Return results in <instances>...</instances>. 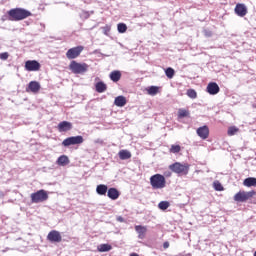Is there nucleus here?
I'll list each match as a JSON object with an SVG mask.
<instances>
[{
  "mask_svg": "<svg viewBox=\"0 0 256 256\" xmlns=\"http://www.w3.org/2000/svg\"><path fill=\"white\" fill-rule=\"evenodd\" d=\"M73 129V124L69 121H62L58 124V131L60 133L71 131Z\"/></svg>",
  "mask_w": 256,
  "mask_h": 256,
  "instance_id": "nucleus-12",
  "label": "nucleus"
},
{
  "mask_svg": "<svg viewBox=\"0 0 256 256\" xmlns=\"http://www.w3.org/2000/svg\"><path fill=\"white\" fill-rule=\"evenodd\" d=\"M111 249H113V247L109 244H101L98 246V251H100V253H107V251H111Z\"/></svg>",
  "mask_w": 256,
  "mask_h": 256,
  "instance_id": "nucleus-25",
  "label": "nucleus"
},
{
  "mask_svg": "<svg viewBox=\"0 0 256 256\" xmlns=\"http://www.w3.org/2000/svg\"><path fill=\"white\" fill-rule=\"evenodd\" d=\"M239 132V128H237L236 126H232L228 128V135L229 137H233V135H235V133Z\"/></svg>",
  "mask_w": 256,
  "mask_h": 256,
  "instance_id": "nucleus-30",
  "label": "nucleus"
},
{
  "mask_svg": "<svg viewBox=\"0 0 256 256\" xmlns=\"http://www.w3.org/2000/svg\"><path fill=\"white\" fill-rule=\"evenodd\" d=\"M219 91H221V88H219V84H217V82H210L207 85V93H209V95H217Z\"/></svg>",
  "mask_w": 256,
  "mask_h": 256,
  "instance_id": "nucleus-11",
  "label": "nucleus"
},
{
  "mask_svg": "<svg viewBox=\"0 0 256 256\" xmlns=\"http://www.w3.org/2000/svg\"><path fill=\"white\" fill-rule=\"evenodd\" d=\"M255 195V190L249 192L239 191L234 195V201H236L237 203H246V201H249V199H253Z\"/></svg>",
  "mask_w": 256,
  "mask_h": 256,
  "instance_id": "nucleus-5",
  "label": "nucleus"
},
{
  "mask_svg": "<svg viewBox=\"0 0 256 256\" xmlns=\"http://www.w3.org/2000/svg\"><path fill=\"white\" fill-rule=\"evenodd\" d=\"M163 248H164V249H169V242H167V241L164 242V243H163Z\"/></svg>",
  "mask_w": 256,
  "mask_h": 256,
  "instance_id": "nucleus-39",
  "label": "nucleus"
},
{
  "mask_svg": "<svg viewBox=\"0 0 256 256\" xmlns=\"http://www.w3.org/2000/svg\"><path fill=\"white\" fill-rule=\"evenodd\" d=\"M110 79L113 83H117L121 79V71L114 70L110 73Z\"/></svg>",
  "mask_w": 256,
  "mask_h": 256,
  "instance_id": "nucleus-22",
  "label": "nucleus"
},
{
  "mask_svg": "<svg viewBox=\"0 0 256 256\" xmlns=\"http://www.w3.org/2000/svg\"><path fill=\"white\" fill-rule=\"evenodd\" d=\"M56 163L60 167H65V165H69V157H67L66 155H62L58 157Z\"/></svg>",
  "mask_w": 256,
  "mask_h": 256,
  "instance_id": "nucleus-21",
  "label": "nucleus"
},
{
  "mask_svg": "<svg viewBox=\"0 0 256 256\" xmlns=\"http://www.w3.org/2000/svg\"><path fill=\"white\" fill-rule=\"evenodd\" d=\"M83 16H84V19H89L90 14H89V12H84Z\"/></svg>",
  "mask_w": 256,
  "mask_h": 256,
  "instance_id": "nucleus-38",
  "label": "nucleus"
},
{
  "mask_svg": "<svg viewBox=\"0 0 256 256\" xmlns=\"http://www.w3.org/2000/svg\"><path fill=\"white\" fill-rule=\"evenodd\" d=\"M28 89L31 93H37L38 91H41V84L37 81H31L28 84Z\"/></svg>",
  "mask_w": 256,
  "mask_h": 256,
  "instance_id": "nucleus-17",
  "label": "nucleus"
},
{
  "mask_svg": "<svg viewBox=\"0 0 256 256\" xmlns=\"http://www.w3.org/2000/svg\"><path fill=\"white\" fill-rule=\"evenodd\" d=\"M108 191H109V188L105 184H99L96 187V193L98 195H107Z\"/></svg>",
  "mask_w": 256,
  "mask_h": 256,
  "instance_id": "nucleus-19",
  "label": "nucleus"
},
{
  "mask_svg": "<svg viewBox=\"0 0 256 256\" xmlns=\"http://www.w3.org/2000/svg\"><path fill=\"white\" fill-rule=\"evenodd\" d=\"M135 231L138 234V239H145L147 235V226L136 225Z\"/></svg>",
  "mask_w": 256,
  "mask_h": 256,
  "instance_id": "nucleus-14",
  "label": "nucleus"
},
{
  "mask_svg": "<svg viewBox=\"0 0 256 256\" xmlns=\"http://www.w3.org/2000/svg\"><path fill=\"white\" fill-rule=\"evenodd\" d=\"M96 143H101V140H96Z\"/></svg>",
  "mask_w": 256,
  "mask_h": 256,
  "instance_id": "nucleus-43",
  "label": "nucleus"
},
{
  "mask_svg": "<svg viewBox=\"0 0 256 256\" xmlns=\"http://www.w3.org/2000/svg\"><path fill=\"white\" fill-rule=\"evenodd\" d=\"M41 69V64L37 60H27L25 62L26 71H39Z\"/></svg>",
  "mask_w": 256,
  "mask_h": 256,
  "instance_id": "nucleus-10",
  "label": "nucleus"
},
{
  "mask_svg": "<svg viewBox=\"0 0 256 256\" xmlns=\"http://www.w3.org/2000/svg\"><path fill=\"white\" fill-rule=\"evenodd\" d=\"M130 256H139L137 253H131Z\"/></svg>",
  "mask_w": 256,
  "mask_h": 256,
  "instance_id": "nucleus-41",
  "label": "nucleus"
},
{
  "mask_svg": "<svg viewBox=\"0 0 256 256\" xmlns=\"http://www.w3.org/2000/svg\"><path fill=\"white\" fill-rule=\"evenodd\" d=\"M82 52H83V46H77L74 48H70L66 52V57H67V59H77V57H79V55H81Z\"/></svg>",
  "mask_w": 256,
  "mask_h": 256,
  "instance_id": "nucleus-8",
  "label": "nucleus"
},
{
  "mask_svg": "<svg viewBox=\"0 0 256 256\" xmlns=\"http://www.w3.org/2000/svg\"><path fill=\"white\" fill-rule=\"evenodd\" d=\"M117 221H119L120 223H123V221H125V219H123V217L120 216L117 218Z\"/></svg>",
  "mask_w": 256,
  "mask_h": 256,
  "instance_id": "nucleus-40",
  "label": "nucleus"
},
{
  "mask_svg": "<svg viewBox=\"0 0 256 256\" xmlns=\"http://www.w3.org/2000/svg\"><path fill=\"white\" fill-rule=\"evenodd\" d=\"M204 35H205V37H212L213 32H211L210 30H204Z\"/></svg>",
  "mask_w": 256,
  "mask_h": 256,
  "instance_id": "nucleus-37",
  "label": "nucleus"
},
{
  "mask_svg": "<svg viewBox=\"0 0 256 256\" xmlns=\"http://www.w3.org/2000/svg\"><path fill=\"white\" fill-rule=\"evenodd\" d=\"M97 93H105L107 91V84L103 81L97 82L95 85Z\"/></svg>",
  "mask_w": 256,
  "mask_h": 256,
  "instance_id": "nucleus-24",
  "label": "nucleus"
},
{
  "mask_svg": "<svg viewBox=\"0 0 256 256\" xmlns=\"http://www.w3.org/2000/svg\"><path fill=\"white\" fill-rule=\"evenodd\" d=\"M118 33H126L127 31V24L125 23H119L117 25Z\"/></svg>",
  "mask_w": 256,
  "mask_h": 256,
  "instance_id": "nucleus-29",
  "label": "nucleus"
},
{
  "mask_svg": "<svg viewBox=\"0 0 256 256\" xmlns=\"http://www.w3.org/2000/svg\"><path fill=\"white\" fill-rule=\"evenodd\" d=\"M181 151L180 145H172L170 148V153H179Z\"/></svg>",
  "mask_w": 256,
  "mask_h": 256,
  "instance_id": "nucleus-34",
  "label": "nucleus"
},
{
  "mask_svg": "<svg viewBox=\"0 0 256 256\" xmlns=\"http://www.w3.org/2000/svg\"><path fill=\"white\" fill-rule=\"evenodd\" d=\"M121 194L119 193V190H117V188H109L108 192H107V197H109V199H112V201H117V199H119V196Z\"/></svg>",
  "mask_w": 256,
  "mask_h": 256,
  "instance_id": "nucleus-16",
  "label": "nucleus"
},
{
  "mask_svg": "<svg viewBox=\"0 0 256 256\" xmlns=\"http://www.w3.org/2000/svg\"><path fill=\"white\" fill-rule=\"evenodd\" d=\"M188 115H189V112L187 110H185V109H180L178 111L179 119H183L184 117H188Z\"/></svg>",
  "mask_w": 256,
  "mask_h": 256,
  "instance_id": "nucleus-31",
  "label": "nucleus"
},
{
  "mask_svg": "<svg viewBox=\"0 0 256 256\" xmlns=\"http://www.w3.org/2000/svg\"><path fill=\"white\" fill-rule=\"evenodd\" d=\"M102 29H103L104 35H109V31H111V26L106 25Z\"/></svg>",
  "mask_w": 256,
  "mask_h": 256,
  "instance_id": "nucleus-36",
  "label": "nucleus"
},
{
  "mask_svg": "<svg viewBox=\"0 0 256 256\" xmlns=\"http://www.w3.org/2000/svg\"><path fill=\"white\" fill-rule=\"evenodd\" d=\"M32 203H43L49 199V194L46 190H38L30 195Z\"/></svg>",
  "mask_w": 256,
  "mask_h": 256,
  "instance_id": "nucleus-6",
  "label": "nucleus"
},
{
  "mask_svg": "<svg viewBox=\"0 0 256 256\" xmlns=\"http://www.w3.org/2000/svg\"><path fill=\"white\" fill-rule=\"evenodd\" d=\"M114 105H116V107H125V105H127V98H125V96L116 97Z\"/></svg>",
  "mask_w": 256,
  "mask_h": 256,
  "instance_id": "nucleus-18",
  "label": "nucleus"
},
{
  "mask_svg": "<svg viewBox=\"0 0 256 256\" xmlns=\"http://www.w3.org/2000/svg\"><path fill=\"white\" fill-rule=\"evenodd\" d=\"M187 95L190 99H197V92L194 89H189Z\"/></svg>",
  "mask_w": 256,
  "mask_h": 256,
  "instance_id": "nucleus-33",
  "label": "nucleus"
},
{
  "mask_svg": "<svg viewBox=\"0 0 256 256\" xmlns=\"http://www.w3.org/2000/svg\"><path fill=\"white\" fill-rule=\"evenodd\" d=\"M0 59L1 61H7V59H9V53L8 52L0 53Z\"/></svg>",
  "mask_w": 256,
  "mask_h": 256,
  "instance_id": "nucleus-35",
  "label": "nucleus"
},
{
  "mask_svg": "<svg viewBox=\"0 0 256 256\" xmlns=\"http://www.w3.org/2000/svg\"><path fill=\"white\" fill-rule=\"evenodd\" d=\"M235 13L238 17H245V15H247V6H245V4H237L235 7Z\"/></svg>",
  "mask_w": 256,
  "mask_h": 256,
  "instance_id": "nucleus-13",
  "label": "nucleus"
},
{
  "mask_svg": "<svg viewBox=\"0 0 256 256\" xmlns=\"http://www.w3.org/2000/svg\"><path fill=\"white\" fill-rule=\"evenodd\" d=\"M31 15V11L25 8H12L8 11L9 21H23V19H27Z\"/></svg>",
  "mask_w": 256,
  "mask_h": 256,
  "instance_id": "nucleus-1",
  "label": "nucleus"
},
{
  "mask_svg": "<svg viewBox=\"0 0 256 256\" xmlns=\"http://www.w3.org/2000/svg\"><path fill=\"white\" fill-rule=\"evenodd\" d=\"M69 69L75 75H83V73H87V71H89V65L87 63H79L73 60L69 65Z\"/></svg>",
  "mask_w": 256,
  "mask_h": 256,
  "instance_id": "nucleus-2",
  "label": "nucleus"
},
{
  "mask_svg": "<svg viewBox=\"0 0 256 256\" xmlns=\"http://www.w3.org/2000/svg\"><path fill=\"white\" fill-rule=\"evenodd\" d=\"M170 171L176 173V175H188L189 174V164H181V162H175L169 165Z\"/></svg>",
  "mask_w": 256,
  "mask_h": 256,
  "instance_id": "nucleus-4",
  "label": "nucleus"
},
{
  "mask_svg": "<svg viewBox=\"0 0 256 256\" xmlns=\"http://www.w3.org/2000/svg\"><path fill=\"white\" fill-rule=\"evenodd\" d=\"M187 256H191V254H187Z\"/></svg>",
  "mask_w": 256,
  "mask_h": 256,
  "instance_id": "nucleus-44",
  "label": "nucleus"
},
{
  "mask_svg": "<svg viewBox=\"0 0 256 256\" xmlns=\"http://www.w3.org/2000/svg\"><path fill=\"white\" fill-rule=\"evenodd\" d=\"M47 239L50 241V243H61L63 237L61 236V232L51 230L47 235Z\"/></svg>",
  "mask_w": 256,
  "mask_h": 256,
  "instance_id": "nucleus-9",
  "label": "nucleus"
},
{
  "mask_svg": "<svg viewBox=\"0 0 256 256\" xmlns=\"http://www.w3.org/2000/svg\"><path fill=\"white\" fill-rule=\"evenodd\" d=\"M118 157L121 159V161H127V159H131V153L129 150H120Z\"/></svg>",
  "mask_w": 256,
  "mask_h": 256,
  "instance_id": "nucleus-20",
  "label": "nucleus"
},
{
  "mask_svg": "<svg viewBox=\"0 0 256 256\" xmlns=\"http://www.w3.org/2000/svg\"><path fill=\"white\" fill-rule=\"evenodd\" d=\"M85 139H83V136H71L62 141L63 147H71V145H81Z\"/></svg>",
  "mask_w": 256,
  "mask_h": 256,
  "instance_id": "nucleus-7",
  "label": "nucleus"
},
{
  "mask_svg": "<svg viewBox=\"0 0 256 256\" xmlns=\"http://www.w3.org/2000/svg\"><path fill=\"white\" fill-rule=\"evenodd\" d=\"M169 202L167 201H161L159 204H158V208L161 210V211H167V209H169Z\"/></svg>",
  "mask_w": 256,
  "mask_h": 256,
  "instance_id": "nucleus-28",
  "label": "nucleus"
},
{
  "mask_svg": "<svg viewBox=\"0 0 256 256\" xmlns=\"http://www.w3.org/2000/svg\"><path fill=\"white\" fill-rule=\"evenodd\" d=\"M150 185L152 189H165V185H167V181L165 180V176L161 174H154L150 177Z\"/></svg>",
  "mask_w": 256,
  "mask_h": 256,
  "instance_id": "nucleus-3",
  "label": "nucleus"
},
{
  "mask_svg": "<svg viewBox=\"0 0 256 256\" xmlns=\"http://www.w3.org/2000/svg\"><path fill=\"white\" fill-rule=\"evenodd\" d=\"M213 187H214L215 191H223V185L219 181H214Z\"/></svg>",
  "mask_w": 256,
  "mask_h": 256,
  "instance_id": "nucleus-32",
  "label": "nucleus"
},
{
  "mask_svg": "<svg viewBox=\"0 0 256 256\" xmlns=\"http://www.w3.org/2000/svg\"><path fill=\"white\" fill-rule=\"evenodd\" d=\"M148 95H157L159 93V87L157 86H150L147 88Z\"/></svg>",
  "mask_w": 256,
  "mask_h": 256,
  "instance_id": "nucleus-27",
  "label": "nucleus"
},
{
  "mask_svg": "<svg viewBox=\"0 0 256 256\" xmlns=\"http://www.w3.org/2000/svg\"><path fill=\"white\" fill-rule=\"evenodd\" d=\"M244 187H256V178L255 177H248L243 181Z\"/></svg>",
  "mask_w": 256,
  "mask_h": 256,
  "instance_id": "nucleus-23",
  "label": "nucleus"
},
{
  "mask_svg": "<svg viewBox=\"0 0 256 256\" xmlns=\"http://www.w3.org/2000/svg\"><path fill=\"white\" fill-rule=\"evenodd\" d=\"M171 175V173H168V176Z\"/></svg>",
  "mask_w": 256,
  "mask_h": 256,
  "instance_id": "nucleus-46",
  "label": "nucleus"
},
{
  "mask_svg": "<svg viewBox=\"0 0 256 256\" xmlns=\"http://www.w3.org/2000/svg\"><path fill=\"white\" fill-rule=\"evenodd\" d=\"M196 132L200 139H207L209 137V127L207 126L199 127Z\"/></svg>",
  "mask_w": 256,
  "mask_h": 256,
  "instance_id": "nucleus-15",
  "label": "nucleus"
},
{
  "mask_svg": "<svg viewBox=\"0 0 256 256\" xmlns=\"http://www.w3.org/2000/svg\"><path fill=\"white\" fill-rule=\"evenodd\" d=\"M165 75L168 79H173L175 77V69L168 67L165 69Z\"/></svg>",
  "mask_w": 256,
  "mask_h": 256,
  "instance_id": "nucleus-26",
  "label": "nucleus"
},
{
  "mask_svg": "<svg viewBox=\"0 0 256 256\" xmlns=\"http://www.w3.org/2000/svg\"><path fill=\"white\" fill-rule=\"evenodd\" d=\"M171 175V173H168V176Z\"/></svg>",
  "mask_w": 256,
  "mask_h": 256,
  "instance_id": "nucleus-45",
  "label": "nucleus"
},
{
  "mask_svg": "<svg viewBox=\"0 0 256 256\" xmlns=\"http://www.w3.org/2000/svg\"><path fill=\"white\" fill-rule=\"evenodd\" d=\"M10 248H6L5 250H3V253H5L6 251H9Z\"/></svg>",
  "mask_w": 256,
  "mask_h": 256,
  "instance_id": "nucleus-42",
  "label": "nucleus"
}]
</instances>
